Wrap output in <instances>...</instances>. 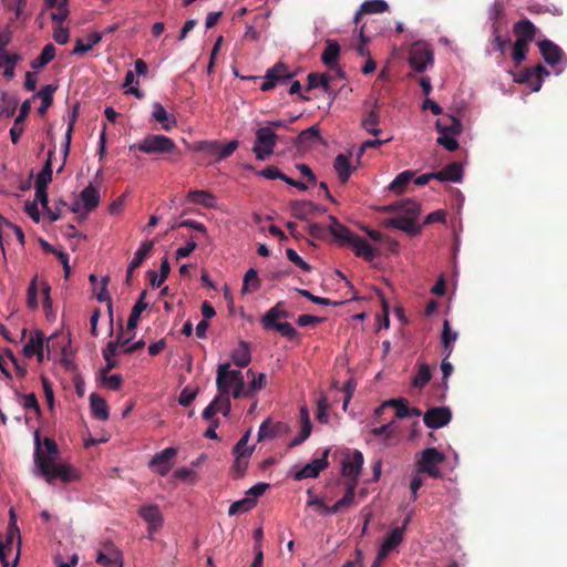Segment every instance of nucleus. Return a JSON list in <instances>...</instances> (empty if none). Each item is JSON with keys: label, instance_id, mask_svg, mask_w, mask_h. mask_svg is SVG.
<instances>
[{"label": "nucleus", "instance_id": "f257e3e1", "mask_svg": "<svg viewBox=\"0 0 567 567\" xmlns=\"http://www.w3.org/2000/svg\"><path fill=\"white\" fill-rule=\"evenodd\" d=\"M34 463L40 474L45 477L49 483L54 480H60L63 483H70L76 481L79 475L76 471L68 464L56 463L52 457L45 456L41 450V437L39 430L34 432Z\"/></svg>", "mask_w": 567, "mask_h": 567}, {"label": "nucleus", "instance_id": "f03ea898", "mask_svg": "<svg viewBox=\"0 0 567 567\" xmlns=\"http://www.w3.org/2000/svg\"><path fill=\"white\" fill-rule=\"evenodd\" d=\"M216 386L218 394L233 395L234 399L249 398L241 371L233 370L229 362L220 363L217 367Z\"/></svg>", "mask_w": 567, "mask_h": 567}, {"label": "nucleus", "instance_id": "7ed1b4c3", "mask_svg": "<svg viewBox=\"0 0 567 567\" xmlns=\"http://www.w3.org/2000/svg\"><path fill=\"white\" fill-rule=\"evenodd\" d=\"M130 148H137L145 154H168L175 152L177 146L171 137L158 134H148Z\"/></svg>", "mask_w": 567, "mask_h": 567}, {"label": "nucleus", "instance_id": "20e7f679", "mask_svg": "<svg viewBox=\"0 0 567 567\" xmlns=\"http://www.w3.org/2000/svg\"><path fill=\"white\" fill-rule=\"evenodd\" d=\"M278 135L270 126H264L256 131V140L252 152L258 161L267 159L275 150Z\"/></svg>", "mask_w": 567, "mask_h": 567}, {"label": "nucleus", "instance_id": "39448f33", "mask_svg": "<svg viewBox=\"0 0 567 567\" xmlns=\"http://www.w3.org/2000/svg\"><path fill=\"white\" fill-rule=\"evenodd\" d=\"M445 461V455L434 447H427L422 451L420 460L416 462V471L425 473L433 478L442 477L439 465Z\"/></svg>", "mask_w": 567, "mask_h": 567}, {"label": "nucleus", "instance_id": "423d86ee", "mask_svg": "<svg viewBox=\"0 0 567 567\" xmlns=\"http://www.w3.org/2000/svg\"><path fill=\"white\" fill-rule=\"evenodd\" d=\"M295 74L289 70L288 65L278 62L272 68L268 69L265 80L260 85L264 92L275 89L278 84H286L292 80Z\"/></svg>", "mask_w": 567, "mask_h": 567}, {"label": "nucleus", "instance_id": "0eeeda50", "mask_svg": "<svg viewBox=\"0 0 567 567\" xmlns=\"http://www.w3.org/2000/svg\"><path fill=\"white\" fill-rule=\"evenodd\" d=\"M238 145L239 143L237 140L230 141L225 146H223L218 141H202L197 143L195 150L215 155L216 161L219 162L233 155L234 152L238 148Z\"/></svg>", "mask_w": 567, "mask_h": 567}, {"label": "nucleus", "instance_id": "6e6552de", "mask_svg": "<svg viewBox=\"0 0 567 567\" xmlns=\"http://www.w3.org/2000/svg\"><path fill=\"white\" fill-rule=\"evenodd\" d=\"M433 63V51L425 43H414L410 51L409 64L416 72H423Z\"/></svg>", "mask_w": 567, "mask_h": 567}, {"label": "nucleus", "instance_id": "1a4fd4ad", "mask_svg": "<svg viewBox=\"0 0 567 567\" xmlns=\"http://www.w3.org/2000/svg\"><path fill=\"white\" fill-rule=\"evenodd\" d=\"M177 455V449L175 447H166L159 453L155 454L153 458L148 463V467L156 474L161 476L167 475L173 465L174 458Z\"/></svg>", "mask_w": 567, "mask_h": 567}, {"label": "nucleus", "instance_id": "9d476101", "mask_svg": "<svg viewBox=\"0 0 567 567\" xmlns=\"http://www.w3.org/2000/svg\"><path fill=\"white\" fill-rule=\"evenodd\" d=\"M96 563L104 567H122V551L112 542L102 543L97 548Z\"/></svg>", "mask_w": 567, "mask_h": 567}, {"label": "nucleus", "instance_id": "9b49d317", "mask_svg": "<svg viewBox=\"0 0 567 567\" xmlns=\"http://www.w3.org/2000/svg\"><path fill=\"white\" fill-rule=\"evenodd\" d=\"M382 212L389 214L403 215L416 221L421 214V205L414 199L406 198L383 206Z\"/></svg>", "mask_w": 567, "mask_h": 567}, {"label": "nucleus", "instance_id": "f8f14e48", "mask_svg": "<svg viewBox=\"0 0 567 567\" xmlns=\"http://www.w3.org/2000/svg\"><path fill=\"white\" fill-rule=\"evenodd\" d=\"M452 412L447 406L431 408L423 416L424 424L430 429H440L451 422Z\"/></svg>", "mask_w": 567, "mask_h": 567}, {"label": "nucleus", "instance_id": "ddd939ff", "mask_svg": "<svg viewBox=\"0 0 567 567\" xmlns=\"http://www.w3.org/2000/svg\"><path fill=\"white\" fill-rule=\"evenodd\" d=\"M330 453V449H326L322 453V456L313 460L312 462L306 464L300 471L295 474V480L301 481L305 478H315L319 476L320 472L328 467V456Z\"/></svg>", "mask_w": 567, "mask_h": 567}, {"label": "nucleus", "instance_id": "4468645a", "mask_svg": "<svg viewBox=\"0 0 567 567\" xmlns=\"http://www.w3.org/2000/svg\"><path fill=\"white\" fill-rule=\"evenodd\" d=\"M385 226L399 229L408 234L409 236H417L423 229V225L417 224L412 218L403 215H398L385 220Z\"/></svg>", "mask_w": 567, "mask_h": 567}, {"label": "nucleus", "instance_id": "2eb2a0df", "mask_svg": "<svg viewBox=\"0 0 567 567\" xmlns=\"http://www.w3.org/2000/svg\"><path fill=\"white\" fill-rule=\"evenodd\" d=\"M138 515L148 524V534L152 537L163 525V516L157 505H145L138 509Z\"/></svg>", "mask_w": 567, "mask_h": 567}, {"label": "nucleus", "instance_id": "dca6fc26", "mask_svg": "<svg viewBox=\"0 0 567 567\" xmlns=\"http://www.w3.org/2000/svg\"><path fill=\"white\" fill-rule=\"evenodd\" d=\"M363 454L355 450L351 455H348L342 462V475L352 478V482L358 483V476L361 473L363 465Z\"/></svg>", "mask_w": 567, "mask_h": 567}, {"label": "nucleus", "instance_id": "f3484780", "mask_svg": "<svg viewBox=\"0 0 567 567\" xmlns=\"http://www.w3.org/2000/svg\"><path fill=\"white\" fill-rule=\"evenodd\" d=\"M45 336L42 331L37 330L34 333H31L30 339L28 342L23 346L22 353L27 358H32L33 355H37V359L39 362L43 361L44 353H43V347H44Z\"/></svg>", "mask_w": 567, "mask_h": 567}, {"label": "nucleus", "instance_id": "a211bd4d", "mask_svg": "<svg viewBox=\"0 0 567 567\" xmlns=\"http://www.w3.org/2000/svg\"><path fill=\"white\" fill-rule=\"evenodd\" d=\"M408 522L409 519L404 522L402 527H395L390 532V534H388L379 549V560H383L390 554L391 550L396 548L402 543L404 528Z\"/></svg>", "mask_w": 567, "mask_h": 567}, {"label": "nucleus", "instance_id": "6ab92c4d", "mask_svg": "<svg viewBox=\"0 0 567 567\" xmlns=\"http://www.w3.org/2000/svg\"><path fill=\"white\" fill-rule=\"evenodd\" d=\"M538 48L543 59L550 66L559 64L564 58V51L550 40L539 41Z\"/></svg>", "mask_w": 567, "mask_h": 567}, {"label": "nucleus", "instance_id": "aec40b11", "mask_svg": "<svg viewBox=\"0 0 567 567\" xmlns=\"http://www.w3.org/2000/svg\"><path fill=\"white\" fill-rule=\"evenodd\" d=\"M513 31L517 37L515 41H523L529 45L536 38L537 29L529 19L524 18L514 23Z\"/></svg>", "mask_w": 567, "mask_h": 567}, {"label": "nucleus", "instance_id": "412c9836", "mask_svg": "<svg viewBox=\"0 0 567 567\" xmlns=\"http://www.w3.org/2000/svg\"><path fill=\"white\" fill-rule=\"evenodd\" d=\"M355 496V482H350L347 486L346 493L338 502H336L332 506L322 505V509L327 514H337L346 508H349L353 505Z\"/></svg>", "mask_w": 567, "mask_h": 567}, {"label": "nucleus", "instance_id": "4be33fe9", "mask_svg": "<svg viewBox=\"0 0 567 567\" xmlns=\"http://www.w3.org/2000/svg\"><path fill=\"white\" fill-rule=\"evenodd\" d=\"M31 111L30 100H25L21 106L18 116L14 120L13 126L10 128V138L13 144H17L24 131V121Z\"/></svg>", "mask_w": 567, "mask_h": 567}, {"label": "nucleus", "instance_id": "5701e85b", "mask_svg": "<svg viewBox=\"0 0 567 567\" xmlns=\"http://www.w3.org/2000/svg\"><path fill=\"white\" fill-rule=\"evenodd\" d=\"M348 246L352 248L357 257H361L369 262H371L378 254L377 249H374L365 239L359 237L358 235L353 237Z\"/></svg>", "mask_w": 567, "mask_h": 567}, {"label": "nucleus", "instance_id": "b1692460", "mask_svg": "<svg viewBox=\"0 0 567 567\" xmlns=\"http://www.w3.org/2000/svg\"><path fill=\"white\" fill-rule=\"evenodd\" d=\"M290 207L292 216L301 220H307L309 216L320 212V207L310 200H293Z\"/></svg>", "mask_w": 567, "mask_h": 567}, {"label": "nucleus", "instance_id": "393cba45", "mask_svg": "<svg viewBox=\"0 0 567 567\" xmlns=\"http://www.w3.org/2000/svg\"><path fill=\"white\" fill-rule=\"evenodd\" d=\"M284 302L279 301L276 306L270 308L261 318L264 329L270 330L274 326L278 324L279 319L288 318V312L282 309Z\"/></svg>", "mask_w": 567, "mask_h": 567}, {"label": "nucleus", "instance_id": "a878e982", "mask_svg": "<svg viewBox=\"0 0 567 567\" xmlns=\"http://www.w3.org/2000/svg\"><path fill=\"white\" fill-rule=\"evenodd\" d=\"M436 179L440 182L460 183L463 177V167L460 163L453 162L439 172H435Z\"/></svg>", "mask_w": 567, "mask_h": 567}, {"label": "nucleus", "instance_id": "bb28decb", "mask_svg": "<svg viewBox=\"0 0 567 567\" xmlns=\"http://www.w3.org/2000/svg\"><path fill=\"white\" fill-rule=\"evenodd\" d=\"M331 221L330 224V234L341 244L349 245L353 239L355 234H353L348 227L340 224L339 220L334 216H329Z\"/></svg>", "mask_w": 567, "mask_h": 567}, {"label": "nucleus", "instance_id": "cd10ccee", "mask_svg": "<svg viewBox=\"0 0 567 567\" xmlns=\"http://www.w3.org/2000/svg\"><path fill=\"white\" fill-rule=\"evenodd\" d=\"M152 117L161 123L162 128L166 132H169L177 124L174 115H169L159 102L153 104Z\"/></svg>", "mask_w": 567, "mask_h": 567}, {"label": "nucleus", "instance_id": "c85d7f7f", "mask_svg": "<svg viewBox=\"0 0 567 567\" xmlns=\"http://www.w3.org/2000/svg\"><path fill=\"white\" fill-rule=\"evenodd\" d=\"M146 295H147V291L143 290L140 295V298L133 306L132 311L128 317V320H127V326H126L127 332L134 331L136 329L141 313L147 309L148 303L145 302Z\"/></svg>", "mask_w": 567, "mask_h": 567}, {"label": "nucleus", "instance_id": "c756f323", "mask_svg": "<svg viewBox=\"0 0 567 567\" xmlns=\"http://www.w3.org/2000/svg\"><path fill=\"white\" fill-rule=\"evenodd\" d=\"M300 424L301 430L300 433L290 442V446H297L303 443L311 434L312 424L310 421L309 412L306 406H301L300 409Z\"/></svg>", "mask_w": 567, "mask_h": 567}, {"label": "nucleus", "instance_id": "7c9ffc66", "mask_svg": "<svg viewBox=\"0 0 567 567\" xmlns=\"http://www.w3.org/2000/svg\"><path fill=\"white\" fill-rule=\"evenodd\" d=\"M333 168L338 174V178L341 184H346L349 181L351 173L355 169L351 166L347 155L338 154L333 162Z\"/></svg>", "mask_w": 567, "mask_h": 567}, {"label": "nucleus", "instance_id": "2f4dec72", "mask_svg": "<svg viewBox=\"0 0 567 567\" xmlns=\"http://www.w3.org/2000/svg\"><path fill=\"white\" fill-rule=\"evenodd\" d=\"M230 358L234 364L238 368H246L251 361L249 343L240 341L238 348L231 352Z\"/></svg>", "mask_w": 567, "mask_h": 567}, {"label": "nucleus", "instance_id": "473e14b6", "mask_svg": "<svg viewBox=\"0 0 567 567\" xmlns=\"http://www.w3.org/2000/svg\"><path fill=\"white\" fill-rule=\"evenodd\" d=\"M90 408L95 419L106 421L110 416V411L106 401L99 394L92 393L90 395Z\"/></svg>", "mask_w": 567, "mask_h": 567}, {"label": "nucleus", "instance_id": "72a5a7b5", "mask_svg": "<svg viewBox=\"0 0 567 567\" xmlns=\"http://www.w3.org/2000/svg\"><path fill=\"white\" fill-rule=\"evenodd\" d=\"M80 199L83 203V206L86 212H92L100 204V193L96 187L92 184H89L81 193Z\"/></svg>", "mask_w": 567, "mask_h": 567}, {"label": "nucleus", "instance_id": "f704fd0d", "mask_svg": "<svg viewBox=\"0 0 567 567\" xmlns=\"http://www.w3.org/2000/svg\"><path fill=\"white\" fill-rule=\"evenodd\" d=\"M340 55V45L336 40H327L326 48L321 55V61L327 66L333 69L337 65L338 59Z\"/></svg>", "mask_w": 567, "mask_h": 567}, {"label": "nucleus", "instance_id": "c9c22d12", "mask_svg": "<svg viewBox=\"0 0 567 567\" xmlns=\"http://www.w3.org/2000/svg\"><path fill=\"white\" fill-rule=\"evenodd\" d=\"M457 336V332L452 331L450 321L445 319L443 322L441 343L443 347V353H446V358H450V355L452 354Z\"/></svg>", "mask_w": 567, "mask_h": 567}, {"label": "nucleus", "instance_id": "e433bc0d", "mask_svg": "<svg viewBox=\"0 0 567 567\" xmlns=\"http://www.w3.org/2000/svg\"><path fill=\"white\" fill-rule=\"evenodd\" d=\"M436 128L439 133H446L452 135H458L462 132V123L454 116L437 120Z\"/></svg>", "mask_w": 567, "mask_h": 567}, {"label": "nucleus", "instance_id": "4c0bfd02", "mask_svg": "<svg viewBox=\"0 0 567 567\" xmlns=\"http://www.w3.org/2000/svg\"><path fill=\"white\" fill-rule=\"evenodd\" d=\"M21 55L18 53H8L7 51L0 54V62H2L3 76L12 79L16 74V66L21 61Z\"/></svg>", "mask_w": 567, "mask_h": 567}, {"label": "nucleus", "instance_id": "58836bf2", "mask_svg": "<svg viewBox=\"0 0 567 567\" xmlns=\"http://www.w3.org/2000/svg\"><path fill=\"white\" fill-rule=\"evenodd\" d=\"M56 49L52 43L44 45L41 54L31 61L30 65L33 70H40L49 64L55 58Z\"/></svg>", "mask_w": 567, "mask_h": 567}, {"label": "nucleus", "instance_id": "ea45409f", "mask_svg": "<svg viewBox=\"0 0 567 567\" xmlns=\"http://www.w3.org/2000/svg\"><path fill=\"white\" fill-rule=\"evenodd\" d=\"M54 155V147L49 151L48 159L45 161L42 171L38 174L35 186L48 187L52 181V156Z\"/></svg>", "mask_w": 567, "mask_h": 567}, {"label": "nucleus", "instance_id": "a19ab883", "mask_svg": "<svg viewBox=\"0 0 567 567\" xmlns=\"http://www.w3.org/2000/svg\"><path fill=\"white\" fill-rule=\"evenodd\" d=\"M380 124V114L377 110H371L367 116L362 120L361 126L369 134L378 136L382 133V130L379 127Z\"/></svg>", "mask_w": 567, "mask_h": 567}, {"label": "nucleus", "instance_id": "79ce46f5", "mask_svg": "<svg viewBox=\"0 0 567 567\" xmlns=\"http://www.w3.org/2000/svg\"><path fill=\"white\" fill-rule=\"evenodd\" d=\"M161 276H157V272L155 270H148L147 277L150 279V284L154 288H158L162 286V284L167 279L171 266L167 258H164L161 262L159 267Z\"/></svg>", "mask_w": 567, "mask_h": 567}, {"label": "nucleus", "instance_id": "37998d69", "mask_svg": "<svg viewBox=\"0 0 567 567\" xmlns=\"http://www.w3.org/2000/svg\"><path fill=\"white\" fill-rule=\"evenodd\" d=\"M187 200L193 204H200L207 208L215 206V196L207 190H190Z\"/></svg>", "mask_w": 567, "mask_h": 567}, {"label": "nucleus", "instance_id": "c03bdc74", "mask_svg": "<svg viewBox=\"0 0 567 567\" xmlns=\"http://www.w3.org/2000/svg\"><path fill=\"white\" fill-rule=\"evenodd\" d=\"M154 247V243L151 240H145L142 243L141 247L135 251L133 259L128 265H131V270L137 269L144 260L151 255Z\"/></svg>", "mask_w": 567, "mask_h": 567}, {"label": "nucleus", "instance_id": "a18cd8bd", "mask_svg": "<svg viewBox=\"0 0 567 567\" xmlns=\"http://www.w3.org/2000/svg\"><path fill=\"white\" fill-rule=\"evenodd\" d=\"M76 117H78V105H75L73 107V113H72V116L70 118V122H69V125H68V130H66V133H65V141H64L63 150H62L63 163L60 166V168L58 169L59 173L62 172V169L64 167V164L66 162V158L69 156V153H70L71 141H72V133H73V130H74V124H75Z\"/></svg>", "mask_w": 567, "mask_h": 567}, {"label": "nucleus", "instance_id": "49530a36", "mask_svg": "<svg viewBox=\"0 0 567 567\" xmlns=\"http://www.w3.org/2000/svg\"><path fill=\"white\" fill-rule=\"evenodd\" d=\"M56 86L52 84H48L41 87V90L38 92V96L41 99V105L38 109V112L40 115H44L48 111V109L53 103V93L55 92Z\"/></svg>", "mask_w": 567, "mask_h": 567}, {"label": "nucleus", "instance_id": "de8ad7c7", "mask_svg": "<svg viewBox=\"0 0 567 567\" xmlns=\"http://www.w3.org/2000/svg\"><path fill=\"white\" fill-rule=\"evenodd\" d=\"M103 34L100 32H93L87 35L86 44L82 40H78L72 51L73 54H84L93 49L94 45L101 42Z\"/></svg>", "mask_w": 567, "mask_h": 567}, {"label": "nucleus", "instance_id": "09e8293b", "mask_svg": "<svg viewBox=\"0 0 567 567\" xmlns=\"http://www.w3.org/2000/svg\"><path fill=\"white\" fill-rule=\"evenodd\" d=\"M19 100L16 96L3 92L0 97V115L11 117L17 111Z\"/></svg>", "mask_w": 567, "mask_h": 567}, {"label": "nucleus", "instance_id": "8fccbe9b", "mask_svg": "<svg viewBox=\"0 0 567 567\" xmlns=\"http://www.w3.org/2000/svg\"><path fill=\"white\" fill-rule=\"evenodd\" d=\"M320 138V130L317 125H312L300 132L295 143L297 146H307Z\"/></svg>", "mask_w": 567, "mask_h": 567}, {"label": "nucleus", "instance_id": "3c124183", "mask_svg": "<svg viewBox=\"0 0 567 567\" xmlns=\"http://www.w3.org/2000/svg\"><path fill=\"white\" fill-rule=\"evenodd\" d=\"M307 79H308V87H307L308 90L322 87L324 90V92H328L329 83L332 80V76L330 74H326V73L319 74V73L311 72L308 74Z\"/></svg>", "mask_w": 567, "mask_h": 567}, {"label": "nucleus", "instance_id": "603ef678", "mask_svg": "<svg viewBox=\"0 0 567 567\" xmlns=\"http://www.w3.org/2000/svg\"><path fill=\"white\" fill-rule=\"evenodd\" d=\"M256 506L255 498H250L249 496H246L243 499L234 502L229 508H228V515L234 516L238 514H243L246 512H249Z\"/></svg>", "mask_w": 567, "mask_h": 567}, {"label": "nucleus", "instance_id": "864d4df0", "mask_svg": "<svg viewBox=\"0 0 567 567\" xmlns=\"http://www.w3.org/2000/svg\"><path fill=\"white\" fill-rule=\"evenodd\" d=\"M396 432L398 425L394 420L381 426L373 427L371 430V434L374 437H383L385 441H390L392 437H394L396 435Z\"/></svg>", "mask_w": 567, "mask_h": 567}, {"label": "nucleus", "instance_id": "5fc2aeb1", "mask_svg": "<svg viewBox=\"0 0 567 567\" xmlns=\"http://www.w3.org/2000/svg\"><path fill=\"white\" fill-rule=\"evenodd\" d=\"M413 176H414V173L411 171H404V172L400 173L393 179V182L390 184V186H389L390 190H392L394 193H399V194L403 193L405 187L408 186V184L413 178Z\"/></svg>", "mask_w": 567, "mask_h": 567}, {"label": "nucleus", "instance_id": "6e6d98bb", "mask_svg": "<svg viewBox=\"0 0 567 567\" xmlns=\"http://www.w3.org/2000/svg\"><path fill=\"white\" fill-rule=\"evenodd\" d=\"M432 373L429 364L422 363L419 365L416 375L414 377L412 384L415 388H424L431 380Z\"/></svg>", "mask_w": 567, "mask_h": 567}, {"label": "nucleus", "instance_id": "4d7b16f0", "mask_svg": "<svg viewBox=\"0 0 567 567\" xmlns=\"http://www.w3.org/2000/svg\"><path fill=\"white\" fill-rule=\"evenodd\" d=\"M389 9L384 0H367L361 4V13L372 14L382 13Z\"/></svg>", "mask_w": 567, "mask_h": 567}, {"label": "nucleus", "instance_id": "13d9d810", "mask_svg": "<svg viewBox=\"0 0 567 567\" xmlns=\"http://www.w3.org/2000/svg\"><path fill=\"white\" fill-rule=\"evenodd\" d=\"M109 280H110L109 277L102 278L100 290L96 292L95 296L100 302H107V310L110 313V318L112 319L113 305H112V298L107 290Z\"/></svg>", "mask_w": 567, "mask_h": 567}, {"label": "nucleus", "instance_id": "bf43d9fd", "mask_svg": "<svg viewBox=\"0 0 567 567\" xmlns=\"http://www.w3.org/2000/svg\"><path fill=\"white\" fill-rule=\"evenodd\" d=\"M250 437V430H248L240 440L235 444L233 449L234 455H244V456H250L254 452V446H247V443Z\"/></svg>", "mask_w": 567, "mask_h": 567}, {"label": "nucleus", "instance_id": "052dcab7", "mask_svg": "<svg viewBox=\"0 0 567 567\" xmlns=\"http://www.w3.org/2000/svg\"><path fill=\"white\" fill-rule=\"evenodd\" d=\"M528 50H529V45L523 43V41L514 42L512 58H513L516 66H518L523 61L526 60Z\"/></svg>", "mask_w": 567, "mask_h": 567}, {"label": "nucleus", "instance_id": "680f3d73", "mask_svg": "<svg viewBox=\"0 0 567 567\" xmlns=\"http://www.w3.org/2000/svg\"><path fill=\"white\" fill-rule=\"evenodd\" d=\"M235 457L236 460L231 466V473L235 478H240L248 467V458L250 456L235 455Z\"/></svg>", "mask_w": 567, "mask_h": 567}, {"label": "nucleus", "instance_id": "e2e57ef3", "mask_svg": "<svg viewBox=\"0 0 567 567\" xmlns=\"http://www.w3.org/2000/svg\"><path fill=\"white\" fill-rule=\"evenodd\" d=\"M329 402L327 395H321L317 401V420L321 423H328L329 421Z\"/></svg>", "mask_w": 567, "mask_h": 567}, {"label": "nucleus", "instance_id": "0e129e2a", "mask_svg": "<svg viewBox=\"0 0 567 567\" xmlns=\"http://www.w3.org/2000/svg\"><path fill=\"white\" fill-rule=\"evenodd\" d=\"M38 291H39L38 281H37V277H34L32 279V281L30 282L28 290H27V305L30 309L38 308V305H39L38 303Z\"/></svg>", "mask_w": 567, "mask_h": 567}, {"label": "nucleus", "instance_id": "69168bd1", "mask_svg": "<svg viewBox=\"0 0 567 567\" xmlns=\"http://www.w3.org/2000/svg\"><path fill=\"white\" fill-rule=\"evenodd\" d=\"M270 330L278 331L281 336L286 337L289 340H295L298 336V331L289 322H280L274 326Z\"/></svg>", "mask_w": 567, "mask_h": 567}, {"label": "nucleus", "instance_id": "338daca9", "mask_svg": "<svg viewBox=\"0 0 567 567\" xmlns=\"http://www.w3.org/2000/svg\"><path fill=\"white\" fill-rule=\"evenodd\" d=\"M249 285H251L252 290H257L260 287L257 270L254 268L248 269L245 274L243 290L246 291Z\"/></svg>", "mask_w": 567, "mask_h": 567}, {"label": "nucleus", "instance_id": "774afa93", "mask_svg": "<svg viewBox=\"0 0 567 567\" xmlns=\"http://www.w3.org/2000/svg\"><path fill=\"white\" fill-rule=\"evenodd\" d=\"M441 135L437 137V143L445 147L447 151H456L458 148V142L455 138L456 135L440 133Z\"/></svg>", "mask_w": 567, "mask_h": 567}]
</instances>
